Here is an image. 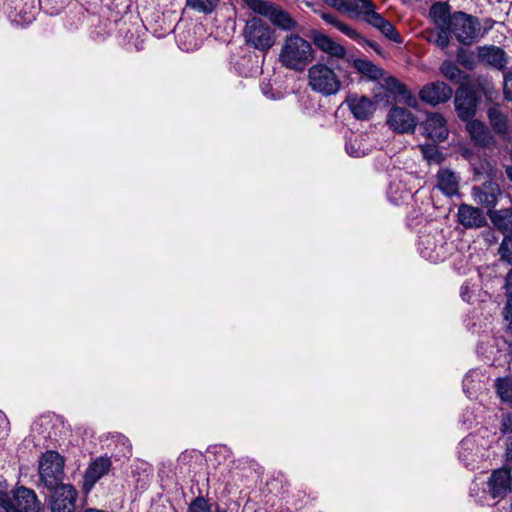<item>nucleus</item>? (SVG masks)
Instances as JSON below:
<instances>
[{
	"label": "nucleus",
	"mask_w": 512,
	"mask_h": 512,
	"mask_svg": "<svg viewBox=\"0 0 512 512\" xmlns=\"http://www.w3.org/2000/svg\"><path fill=\"white\" fill-rule=\"evenodd\" d=\"M313 59L311 44L297 34L287 36L281 48L279 61L286 68L301 71Z\"/></svg>",
	"instance_id": "1"
},
{
	"label": "nucleus",
	"mask_w": 512,
	"mask_h": 512,
	"mask_svg": "<svg viewBox=\"0 0 512 512\" xmlns=\"http://www.w3.org/2000/svg\"><path fill=\"white\" fill-rule=\"evenodd\" d=\"M64 465L65 460L57 451L48 450L43 453L39 460L38 486L48 490L65 484L63 482L65 477Z\"/></svg>",
	"instance_id": "2"
},
{
	"label": "nucleus",
	"mask_w": 512,
	"mask_h": 512,
	"mask_svg": "<svg viewBox=\"0 0 512 512\" xmlns=\"http://www.w3.org/2000/svg\"><path fill=\"white\" fill-rule=\"evenodd\" d=\"M243 36L249 46L264 53L269 51L276 42L275 31L266 22L257 17L247 20Z\"/></svg>",
	"instance_id": "3"
},
{
	"label": "nucleus",
	"mask_w": 512,
	"mask_h": 512,
	"mask_svg": "<svg viewBox=\"0 0 512 512\" xmlns=\"http://www.w3.org/2000/svg\"><path fill=\"white\" fill-rule=\"evenodd\" d=\"M309 86L324 96L335 95L341 88V81L335 71L325 64L317 63L308 70Z\"/></svg>",
	"instance_id": "4"
},
{
	"label": "nucleus",
	"mask_w": 512,
	"mask_h": 512,
	"mask_svg": "<svg viewBox=\"0 0 512 512\" xmlns=\"http://www.w3.org/2000/svg\"><path fill=\"white\" fill-rule=\"evenodd\" d=\"M417 245L421 257L432 263L444 261L450 253V244L438 230L421 234Z\"/></svg>",
	"instance_id": "5"
},
{
	"label": "nucleus",
	"mask_w": 512,
	"mask_h": 512,
	"mask_svg": "<svg viewBox=\"0 0 512 512\" xmlns=\"http://www.w3.org/2000/svg\"><path fill=\"white\" fill-rule=\"evenodd\" d=\"M449 29L461 44L471 45L479 38L481 23L475 16L456 12L451 16Z\"/></svg>",
	"instance_id": "6"
},
{
	"label": "nucleus",
	"mask_w": 512,
	"mask_h": 512,
	"mask_svg": "<svg viewBox=\"0 0 512 512\" xmlns=\"http://www.w3.org/2000/svg\"><path fill=\"white\" fill-rule=\"evenodd\" d=\"M48 491L51 492L52 512H74L78 492L73 485L65 483Z\"/></svg>",
	"instance_id": "7"
},
{
	"label": "nucleus",
	"mask_w": 512,
	"mask_h": 512,
	"mask_svg": "<svg viewBox=\"0 0 512 512\" xmlns=\"http://www.w3.org/2000/svg\"><path fill=\"white\" fill-rule=\"evenodd\" d=\"M478 62L494 70L505 72L509 56L505 50L496 45H483L476 48Z\"/></svg>",
	"instance_id": "8"
},
{
	"label": "nucleus",
	"mask_w": 512,
	"mask_h": 512,
	"mask_svg": "<svg viewBox=\"0 0 512 512\" xmlns=\"http://www.w3.org/2000/svg\"><path fill=\"white\" fill-rule=\"evenodd\" d=\"M387 123L397 133H413L417 126V119L410 110L395 106L388 113Z\"/></svg>",
	"instance_id": "9"
},
{
	"label": "nucleus",
	"mask_w": 512,
	"mask_h": 512,
	"mask_svg": "<svg viewBox=\"0 0 512 512\" xmlns=\"http://www.w3.org/2000/svg\"><path fill=\"white\" fill-rule=\"evenodd\" d=\"M422 134L436 142H442L447 139L449 131L445 118L436 112L428 113L425 120L420 123Z\"/></svg>",
	"instance_id": "10"
},
{
	"label": "nucleus",
	"mask_w": 512,
	"mask_h": 512,
	"mask_svg": "<svg viewBox=\"0 0 512 512\" xmlns=\"http://www.w3.org/2000/svg\"><path fill=\"white\" fill-rule=\"evenodd\" d=\"M453 94L452 88L444 82L435 81L425 85L419 91V98L422 102L436 106L447 102Z\"/></svg>",
	"instance_id": "11"
},
{
	"label": "nucleus",
	"mask_w": 512,
	"mask_h": 512,
	"mask_svg": "<svg viewBox=\"0 0 512 512\" xmlns=\"http://www.w3.org/2000/svg\"><path fill=\"white\" fill-rule=\"evenodd\" d=\"M512 476L508 469L494 470L488 480V492L494 499H503L511 492Z\"/></svg>",
	"instance_id": "12"
},
{
	"label": "nucleus",
	"mask_w": 512,
	"mask_h": 512,
	"mask_svg": "<svg viewBox=\"0 0 512 512\" xmlns=\"http://www.w3.org/2000/svg\"><path fill=\"white\" fill-rule=\"evenodd\" d=\"M111 466L112 462L109 457L100 456L94 459L84 473V490L89 492L103 476L108 474Z\"/></svg>",
	"instance_id": "13"
},
{
	"label": "nucleus",
	"mask_w": 512,
	"mask_h": 512,
	"mask_svg": "<svg viewBox=\"0 0 512 512\" xmlns=\"http://www.w3.org/2000/svg\"><path fill=\"white\" fill-rule=\"evenodd\" d=\"M459 460L469 470H475L483 457L481 448L474 436L465 437L459 444Z\"/></svg>",
	"instance_id": "14"
},
{
	"label": "nucleus",
	"mask_w": 512,
	"mask_h": 512,
	"mask_svg": "<svg viewBox=\"0 0 512 512\" xmlns=\"http://www.w3.org/2000/svg\"><path fill=\"white\" fill-rule=\"evenodd\" d=\"M477 97L467 91L458 92L455 97V108L458 117L463 121H471L476 114Z\"/></svg>",
	"instance_id": "15"
},
{
	"label": "nucleus",
	"mask_w": 512,
	"mask_h": 512,
	"mask_svg": "<svg viewBox=\"0 0 512 512\" xmlns=\"http://www.w3.org/2000/svg\"><path fill=\"white\" fill-rule=\"evenodd\" d=\"M11 501L24 512H39L41 502L34 490L21 486L14 491Z\"/></svg>",
	"instance_id": "16"
},
{
	"label": "nucleus",
	"mask_w": 512,
	"mask_h": 512,
	"mask_svg": "<svg viewBox=\"0 0 512 512\" xmlns=\"http://www.w3.org/2000/svg\"><path fill=\"white\" fill-rule=\"evenodd\" d=\"M458 222L467 229L481 228L486 224V218L481 209L467 204L458 208Z\"/></svg>",
	"instance_id": "17"
},
{
	"label": "nucleus",
	"mask_w": 512,
	"mask_h": 512,
	"mask_svg": "<svg viewBox=\"0 0 512 512\" xmlns=\"http://www.w3.org/2000/svg\"><path fill=\"white\" fill-rule=\"evenodd\" d=\"M312 40L314 45L322 52L336 59H344L346 57V49L341 44L334 41L328 35L320 32H313Z\"/></svg>",
	"instance_id": "18"
},
{
	"label": "nucleus",
	"mask_w": 512,
	"mask_h": 512,
	"mask_svg": "<svg viewBox=\"0 0 512 512\" xmlns=\"http://www.w3.org/2000/svg\"><path fill=\"white\" fill-rule=\"evenodd\" d=\"M346 103L353 116L358 120L369 119L375 111L374 102L365 96H349Z\"/></svg>",
	"instance_id": "19"
},
{
	"label": "nucleus",
	"mask_w": 512,
	"mask_h": 512,
	"mask_svg": "<svg viewBox=\"0 0 512 512\" xmlns=\"http://www.w3.org/2000/svg\"><path fill=\"white\" fill-rule=\"evenodd\" d=\"M474 200L488 208L494 207L500 195V189L494 182H485L481 186L473 188Z\"/></svg>",
	"instance_id": "20"
},
{
	"label": "nucleus",
	"mask_w": 512,
	"mask_h": 512,
	"mask_svg": "<svg viewBox=\"0 0 512 512\" xmlns=\"http://www.w3.org/2000/svg\"><path fill=\"white\" fill-rule=\"evenodd\" d=\"M436 187L446 196L458 194L459 177L450 169L442 168L438 171Z\"/></svg>",
	"instance_id": "21"
},
{
	"label": "nucleus",
	"mask_w": 512,
	"mask_h": 512,
	"mask_svg": "<svg viewBox=\"0 0 512 512\" xmlns=\"http://www.w3.org/2000/svg\"><path fill=\"white\" fill-rule=\"evenodd\" d=\"M467 130L475 144L482 147H490L494 145L495 140L484 123L477 120L468 121Z\"/></svg>",
	"instance_id": "22"
},
{
	"label": "nucleus",
	"mask_w": 512,
	"mask_h": 512,
	"mask_svg": "<svg viewBox=\"0 0 512 512\" xmlns=\"http://www.w3.org/2000/svg\"><path fill=\"white\" fill-rule=\"evenodd\" d=\"M345 150L349 156L359 158L370 154L372 145L369 144L367 136L353 135L347 139Z\"/></svg>",
	"instance_id": "23"
},
{
	"label": "nucleus",
	"mask_w": 512,
	"mask_h": 512,
	"mask_svg": "<svg viewBox=\"0 0 512 512\" xmlns=\"http://www.w3.org/2000/svg\"><path fill=\"white\" fill-rule=\"evenodd\" d=\"M487 117L496 134L505 136L509 133L508 118L497 105H494L487 110Z\"/></svg>",
	"instance_id": "24"
},
{
	"label": "nucleus",
	"mask_w": 512,
	"mask_h": 512,
	"mask_svg": "<svg viewBox=\"0 0 512 512\" xmlns=\"http://www.w3.org/2000/svg\"><path fill=\"white\" fill-rule=\"evenodd\" d=\"M268 19L273 25L282 30H292L297 25L296 21L290 16V14L276 4Z\"/></svg>",
	"instance_id": "25"
},
{
	"label": "nucleus",
	"mask_w": 512,
	"mask_h": 512,
	"mask_svg": "<svg viewBox=\"0 0 512 512\" xmlns=\"http://www.w3.org/2000/svg\"><path fill=\"white\" fill-rule=\"evenodd\" d=\"M473 87L476 92L481 93L488 101H493L498 95L493 81L485 75H478L474 79Z\"/></svg>",
	"instance_id": "26"
},
{
	"label": "nucleus",
	"mask_w": 512,
	"mask_h": 512,
	"mask_svg": "<svg viewBox=\"0 0 512 512\" xmlns=\"http://www.w3.org/2000/svg\"><path fill=\"white\" fill-rule=\"evenodd\" d=\"M493 224L506 236L512 235V209H502L491 215Z\"/></svg>",
	"instance_id": "27"
},
{
	"label": "nucleus",
	"mask_w": 512,
	"mask_h": 512,
	"mask_svg": "<svg viewBox=\"0 0 512 512\" xmlns=\"http://www.w3.org/2000/svg\"><path fill=\"white\" fill-rule=\"evenodd\" d=\"M411 196L410 191L401 182L390 183L387 190L389 201L395 205H399Z\"/></svg>",
	"instance_id": "28"
},
{
	"label": "nucleus",
	"mask_w": 512,
	"mask_h": 512,
	"mask_svg": "<svg viewBox=\"0 0 512 512\" xmlns=\"http://www.w3.org/2000/svg\"><path fill=\"white\" fill-rule=\"evenodd\" d=\"M430 15L433 17L437 24H448L450 26V7L445 2H438L431 6Z\"/></svg>",
	"instance_id": "29"
},
{
	"label": "nucleus",
	"mask_w": 512,
	"mask_h": 512,
	"mask_svg": "<svg viewBox=\"0 0 512 512\" xmlns=\"http://www.w3.org/2000/svg\"><path fill=\"white\" fill-rule=\"evenodd\" d=\"M355 68L362 74L371 79H378L382 76V70L369 60L356 59L354 61Z\"/></svg>",
	"instance_id": "30"
},
{
	"label": "nucleus",
	"mask_w": 512,
	"mask_h": 512,
	"mask_svg": "<svg viewBox=\"0 0 512 512\" xmlns=\"http://www.w3.org/2000/svg\"><path fill=\"white\" fill-rule=\"evenodd\" d=\"M249 9L264 17H269L275 4L265 0H243Z\"/></svg>",
	"instance_id": "31"
},
{
	"label": "nucleus",
	"mask_w": 512,
	"mask_h": 512,
	"mask_svg": "<svg viewBox=\"0 0 512 512\" xmlns=\"http://www.w3.org/2000/svg\"><path fill=\"white\" fill-rule=\"evenodd\" d=\"M457 62L468 70H473L477 66V54L475 55L473 52L459 48L456 53Z\"/></svg>",
	"instance_id": "32"
},
{
	"label": "nucleus",
	"mask_w": 512,
	"mask_h": 512,
	"mask_svg": "<svg viewBox=\"0 0 512 512\" xmlns=\"http://www.w3.org/2000/svg\"><path fill=\"white\" fill-rule=\"evenodd\" d=\"M219 0H186V5L200 13H211L217 7Z\"/></svg>",
	"instance_id": "33"
},
{
	"label": "nucleus",
	"mask_w": 512,
	"mask_h": 512,
	"mask_svg": "<svg viewBox=\"0 0 512 512\" xmlns=\"http://www.w3.org/2000/svg\"><path fill=\"white\" fill-rule=\"evenodd\" d=\"M496 392L502 401L512 403V379L498 378L496 381Z\"/></svg>",
	"instance_id": "34"
},
{
	"label": "nucleus",
	"mask_w": 512,
	"mask_h": 512,
	"mask_svg": "<svg viewBox=\"0 0 512 512\" xmlns=\"http://www.w3.org/2000/svg\"><path fill=\"white\" fill-rule=\"evenodd\" d=\"M440 72L445 78L453 82H459L461 80L462 71L452 61H444L440 66Z\"/></svg>",
	"instance_id": "35"
},
{
	"label": "nucleus",
	"mask_w": 512,
	"mask_h": 512,
	"mask_svg": "<svg viewBox=\"0 0 512 512\" xmlns=\"http://www.w3.org/2000/svg\"><path fill=\"white\" fill-rule=\"evenodd\" d=\"M501 259L512 265V238L505 236L499 247Z\"/></svg>",
	"instance_id": "36"
},
{
	"label": "nucleus",
	"mask_w": 512,
	"mask_h": 512,
	"mask_svg": "<svg viewBox=\"0 0 512 512\" xmlns=\"http://www.w3.org/2000/svg\"><path fill=\"white\" fill-rule=\"evenodd\" d=\"M336 28L352 40H355L357 42H361L363 40V37L361 36L360 33H358L355 29H353L351 26L342 21L337 23Z\"/></svg>",
	"instance_id": "37"
},
{
	"label": "nucleus",
	"mask_w": 512,
	"mask_h": 512,
	"mask_svg": "<svg viewBox=\"0 0 512 512\" xmlns=\"http://www.w3.org/2000/svg\"><path fill=\"white\" fill-rule=\"evenodd\" d=\"M188 512H211L206 499L202 496L196 497L189 505Z\"/></svg>",
	"instance_id": "38"
},
{
	"label": "nucleus",
	"mask_w": 512,
	"mask_h": 512,
	"mask_svg": "<svg viewBox=\"0 0 512 512\" xmlns=\"http://www.w3.org/2000/svg\"><path fill=\"white\" fill-rule=\"evenodd\" d=\"M503 93L505 99L512 102V71L503 74Z\"/></svg>",
	"instance_id": "39"
},
{
	"label": "nucleus",
	"mask_w": 512,
	"mask_h": 512,
	"mask_svg": "<svg viewBox=\"0 0 512 512\" xmlns=\"http://www.w3.org/2000/svg\"><path fill=\"white\" fill-rule=\"evenodd\" d=\"M0 502L1 505L5 508L6 512H24L19 507H17L5 493H0Z\"/></svg>",
	"instance_id": "40"
},
{
	"label": "nucleus",
	"mask_w": 512,
	"mask_h": 512,
	"mask_svg": "<svg viewBox=\"0 0 512 512\" xmlns=\"http://www.w3.org/2000/svg\"><path fill=\"white\" fill-rule=\"evenodd\" d=\"M422 152L424 157L429 161H437L439 158V152L433 145L422 146Z\"/></svg>",
	"instance_id": "41"
},
{
	"label": "nucleus",
	"mask_w": 512,
	"mask_h": 512,
	"mask_svg": "<svg viewBox=\"0 0 512 512\" xmlns=\"http://www.w3.org/2000/svg\"><path fill=\"white\" fill-rule=\"evenodd\" d=\"M10 431V422L6 414L0 410V438L8 436Z\"/></svg>",
	"instance_id": "42"
},
{
	"label": "nucleus",
	"mask_w": 512,
	"mask_h": 512,
	"mask_svg": "<svg viewBox=\"0 0 512 512\" xmlns=\"http://www.w3.org/2000/svg\"><path fill=\"white\" fill-rule=\"evenodd\" d=\"M504 317L508 322V328L512 331V298H508L504 308Z\"/></svg>",
	"instance_id": "43"
},
{
	"label": "nucleus",
	"mask_w": 512,
	"mask_h": 512,
	"mask_svg": "<svg viewBox=\"0 0 512 512\" xmlns=\"http://www.w3.org/2000/svg\"><path fill=\"white\" fill-rule=\"evenodd\" d=\"M436 43L442 49L448 47V45H449V37H448L447 32L442 31L441 33H439L438 36H437V39H436Z\"/></svg>",
	"instance_id": "44"
},
{
	"label": "nucleus",
	"mask_w": 512,
	"mask_h": 512,
	"mask_svg": "<svg viewBox=\"0 0 512 512\" xmlns=\"http://www.w3.org/2000/svg\"><path fill=\"white\" fill-rule=\"evenodd\" d=\"M321 17L327 24H330L335 28L337 27V23L340 22V20L334 14L331 13H323Z\"/></svg>",
	"instance_id": "45"
},
{
	"label": "nucleus",
	"mask_w": 512,
	"mask_h": 512,
	"mask_svg": "<svg viewBox=\"0 0 512 512\" xmlns=\"http://www.w3.org/2000/svg\"><path fill=\"white\" fill-rule=\"evenodd\" d=\"M505 288L508 298H512V271H510L506 276Z\"/></svg>",
	"instance_id": "46"
},
{
	"label": "nucleus",
	"mask_w": 512,
	"mask_h": 512,
	"mask_svg": "<svg viewBox=\"0 0 512 512\" xmlns=\"http://www.w3.org/2000/svg\"><path fill=\"white\" fill-rule=\"evenodd\" d=\"M460 295L464 301L469 302L470 301V295H469V286L468 284H463L460 288Z\"/></svg>",
	"instance_id": "47"
},
{
	"label": "nucleus",
	"mask_w": 512,
	"mask_h": 512,
	"mask_svg": "<svg viewBox=\"0 0 512 512\" xmlns=\"http://www.w3.org/2000/svg\"><path fill=\"white\" fill-rule=\"evenodd\" d=\"M363 41L378 54H381V48L376 42L365 40L364 38Z\"/></svg>",
	"instance_id": "48"
},
{
	"label": "nucleus",
	"mask_w": 512,
	"mask_h": 512,
	"mask_svg": "<svg viewBox=\"0 0 512 512\" xmlns=\"http://www.w3.org/2000/svg\"><path fill=\"white\" fill-rule=\"evenodd\" d=\"M506 461L508 464L512 465V443L507 446L506 449Z\"/></svg>",
	"instance_id": "49"
},
{
	"label": "nucleus",
	"mask_w": 512,
	"mask_h": 512,
	"mask_svg": "<svg viewBox=\"0 0 512 512\" xmlns=\"http://www.w3.org/2000/svg\"><path fill=\"white\" fill-rule=\"evenodd\" d=\"M118 439L121 441L122 445L126 447L127 452H130L131 445L129 443V440L124 436H119Z\"/></svg>",
	"instance_id": "50"
},
{
	"label": "nucleus",
	"mask_w": 512,
	"mask_h": 512,
	"mask_svg": "<svg viewBox=\"0 0 512 512\" xmlns=\"http://www.w3.org/2000/svg\"><path fill=\"white\" fill-rule=\"evenodd\" d=\"M471 377L470 375H466L463 379V389L465 392H468V388H469V385H470V382H471Z\"/></svg>",
	"instance_id": "51"
},
{
	"label": "nucleus",
	"mask_w": 512,
	"mask_h": 512,
	"mask_svg": "<svg viewBox=\"0 0 512 512\" xmlns=\"http://www.w3.org/2000/svg\"><path fill=\"white\" fill-rule=\"evenodd\" d=\"M405 91H406L405 86H404V85H402V84H400V85L398 86V92H399L400 94H403Z\"/></svg>",
	"instance_id": "52"
},
{
	"label": "nucleus",
	"mask_w": 512,
	"mask_h": 512,
	"mask_svg": "<svg viewBox=\"0 0 512 512\" xmlns=\"http://www.w3.org/2000/svg\"><path fill=\"white\" fill-rule=\"evenodd\" d=\"M506 173H507V176H508L510 179H512V167H508V168L506 169Z\"/></svg>",
	"instance_id": "53"
},
{
	"label": "nucleus",
	"mask_w": 512,
	"mask_h": 512,
	"mask_svg": "<svg viewBox=\"0 0 512 512\" xmlns=\"http://www.w3.org/2000/svg\"><path fill=\"white\" fill-rule=\"evenodd\" d=\"M215 512H227V511H226V510H224V509H221V508L217 507V508H216V510H215Z\"/></svg>",
	"instance_id": "54"
},
{
	"label": "nucleus",
	"mask_w": 512,
	"mask_h": 512,
	"mask_svg": "<svg viewBox=\"0 0 512 512\" xmlns=\"http://www.w3.org/2000/svg\"><path fill=\"white\" fill-rule=\"evenodd\" d=\"M182 49H184V50H189V47H186V46H185V47H182Z\"/></svg>",
	"instance_id": "55"
}]
</instances>
